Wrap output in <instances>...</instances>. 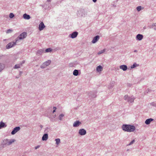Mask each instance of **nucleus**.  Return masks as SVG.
I'll list each match as a JSON object with an SVG mask.
<instances>
[{"instance_id":"nucleus-7","label":"nucleus","mask_w":156,"mask_h":156,"mask_svg":"<svg viewBox=\"0 0 156 156\" xmlns=\"http://www.w3.org/2000/svg\"><path fill=\"white\" fill-rule=\"evenodd\" d=\"M78 33L77 31H74L72 34H70L69 36V37L72 38H74L77 37L78 35Z\"/></svg>"},{"instance_id":"nucleus-30","label":"nucleus","mask_w":156,"mask_h":156,"mask_svg":"<svg viewBox=\"0 0 156 156\" xmlns=\"http://www.w3.org/2000/svg\"><path fill=\"white\" fill-rule=\"evenodd\" d=\"M105 51V49H104L102 50H101L98 52V54L100 55V54H102V53H103Z\"/></svg>"},{"instance_id":"nucleus-50","label":"nucleus","mask_w":156,"mask_h":156,"mask_svg":"<svg viewBox=\"0 0 156 156\" xmlns=\"http://www.w3.org/2000/svg\"><path fill=\"white\" fill-rule=\"evenodd\" d=\"M43 127V126H42V125L40 126V127H41V128H42Z\"/></svg>"},{"instance_id":"nucleus-25","label":"nucleus","mask_w":156,"mask_h":156,"mask_svg":"<svg viewBox=\"0 0 156 156\" xmlns=\"http://www.w3.org/2000/svg\"><path fill=\"white\" fill-rule=\"evenodd\" d=\"M6 126V125H5L4 123L2 121L0 122V129Z\"/></svg>"},{"instance_id":"nucleus-19","label":"nucleus","mask_w":156,"mask_h":156,"mask_svg":"<svg viewBox=\"0 0 156 156\" xmlns=\"http://www.w3.org/2000/svg\"><path fill=\"white\" fill-rule=\"evenodd\" d=\"M153 120H154V119L151 118L147 119L145 121V123L147 125H148Z\"/></svg>"},{"instance_id":"nucleus-18","label":"nucleus","mask_w":156,"mask_h":156,"mask_svg":"<svg viewBox=\"0 0 156 156\" xmlns=\"http://www.w3.org/2000/svg\"><path fill=\"white\" fill-rule=\"evenodd\" d=\"M23 17L24 19L26 20H29L30 18V16L26 13H25L23 15Z\"/></svg>"},{"instance_id":"nucleus-26","label":"nucleus","mask_w":156,"mask_h":156,"mask_svg":"<svg viewBox=\"0 0 156 156\" xmlns=\"http://www.w3.org/2000/svg\"><path fill=\"white\" fill-rule=\"evenodd\" d=\"M139 66V65L136 64V63H134L133 64V65L131 66V68L133 69L134 68L137 66Z\"/></svg>"},{"instance_id":"nucleus-15","label":"nucleus","mask_w":156,"mask_h":156,"mask_svg":"<svg viewBox=\"0 0 156 156\" xmlns=\"http://www.w3.org/2000/svg\"><path fill=\"white\" fill-rule=\"evenodd\" d=\"M120 69H122L124 71H126L127 69V67L126 65H122L119 66Z\"/></svg>"},{"instance_id":"nucleus-6","label":"nucleus","mask_w":156,"mask_h":156,"mask_svg":"<svg viewBox=\"0 0 156 156\" xmlns=\"http://www.w3.org/2000/svg\"><path fill=\"white\" fill-rule=\"evenodd\" d=\"M27 36V34L26 32H23L20 34L17 38L16 40H21L25 38Z\"/></svg>"},{"instance_id":"nucleus-22","label":"nucleus","mask_w":156,"mask_h":156,"mask_svg":"<svg viewBox=\"0 0 156 156\" xmlns=\"http://www.w3.org/2000/svg\"><path fill=\"white\" fill-rule=\"evenodd\" d=\"M22 66V64H16L13 67V68L14 69H17L20 68Z\"/></svg>"},{"instance_id":"nucleus-38","label":"nucleus","mask_w":156,"mask_h":156,"mask_svg":"<svg viewBox=\"0 0 156 156\" xmlns=\"http://www.w3.org/2000/svg\"><path fill=\"white\" fill-rule=\"evenodd\" d=\"M64 115L63 114H61L58 117H63L64 116Z\"/></svg>"},{"instance_id":"nucleus-34","label":"nucleus","mask_w":156,"mask_h":156,"mask_svg":"<svg viewBox=\"0 0 156 156\" xmlns=\"http://www.w3.org/2000/svg\"><path fill=\"white\" fill-rule=\"evenodd\" d=\"M14 16V15L12 13H11L9 14V17L10 18H12Z\"/></svg>"},{"instance_id":"nucleus-2","label":"nucleus","mask_w":156,"mask_h":156,"mask_svg":"<svg viewBox=\"0 0 156 156\" xmlns=\"http://www.w3.org/2000/svg\"><path fill=\"white\" fill-rule=\"evenodd\" d=\"M125 100L127 101L129 103H132L133 102L135 98L133 96L129 97L128 95H125L124 97Z\"/></svg>"},{"instance_id":"nucleus-20","label":"nucleus","mask_w":156,"mask_h":156,"mask_svg":"<svg viewBox=\"0 0 156 156\" xmlns=\"http://www.w3.org/2000/svg\"><path fill=\"white\" fill-rule=\"evenodd\" d=\"M5 64L0 63V72H1L5 68Z\"/></svg>"},{"instance_id":"nucleus-12","label":"nucleus","mask_w":156,"mask_h":156,"mask_svg":"<svg viewBox=\"0 0 156 156\" xmlns=\"http://www.w3.org/2000/svg\"><path fill=\"white\" fill-rule=\"evenodd\" d=\"M143 38V36L141 34H138L136 36V39L138 41H141Z\"/></svg>"},{"instance_id":"nucleus-31","label":"nucleus","mask_w":156,"mask_h":156,"mask_svg":"<svg viewBox=\"0 0 156 156\" xmlns=\"http://www.w3.org/2000/svg\"><path fill=\"white\" fill-rule=\"evenodd\" d=\"M51 51H52V49L50 48H48L46 49L45 50V51L46 52H50Z\"/></svg>"},{"instance_id":"nucleus-37","label":"nucleus","mask_w":156,"mask_h":156,"mask_svg":"<svg viewBox=\"0 0 156 156\" xmlns=\"http://www.w3.org/2000/svg\"><path fill=\"white\" fill-rule=\"evenodd\" d=\"M53 108L54 110L52 112V113L54 114V113L55 112L57 108L56 107H54Z\"/></svg>"},{"instance_id":"nucleus-46","label":"nucleus","mask_w":156,"mask_h":156,"mask_svg":"<svg viewBox=\"0 0 156 156\" xmlns=\"http://www.w3.org/2000/svg\"><path fill=\"white\" fill-rule=\"evenodd\" d=\"M51 0H47V1L48 2H51Z\"/></svg>"},{"instance_id":"nucleus-24","label":"nucleus","mask_w":156,"mask_h":156,"mask_svg":"<svg viewBox=\"0 0 156 156\" xmlns=\"http://www.w3.org/2000/svg\"><path fill=\"white\" fill-rule=\"evenodd\" d=\"M73 74L74 76H77L79 75V70L77 69H75L73 72Z\"/></svg>"},{"instance_id":"nucleus-33","label":"nucleus","mask_w":156,"mask_h":156,"mask_svg":"<svg viewBox=\"0 0 156 156\" xmlns=\"http://www.w3.org/2000/svg\"><path fill=\"white\" fill-rule=\"evenodd\" d=\"M12 31L13 30L12 29H9L7 30L6 33L7 34H9L11 33Z\"/></svg>"},{"instance_id":"nucleus-29","label":"nucleus","mask_w":156,"mask_h":156,"mask_svg":"<svg viewBox=\"0 0 156 156\" xmlns=\"http://www.w3.org/2000/svg\"><path fill=\"white\" fill-rule=\"evenodd\" d=\"M143 9V8H142V7L141 6H138L136 7V9L138 12L140 11L142 9Z\"/></svg>"},{"instance_id":"nucleus-49","label":"nucleus","mask_w":156,"mask_h":156,"mask_svg":"<svg viewBox=\"0 0 156 156\" xmlns=\"http://www.w3.org/2000/svg\"><path fill=\"white\" fill-rule=\"evenodd\" d=\"M22 73V72L20 71V75Z\"/></svg>"},{"instance_id":"nucleus-5","label":"nucleus","mask_w":156,"mask_h":156,"mask_svg":"<svg viewBox=\"0 0 156 156\" xmlns=\"http://www.w3.org/2000/svg\"><path fill=\"white\" fill-rule=\"evenodd\" d=\"M18 40H16V42H12L9 43L6 46V48L7 49L10 48L16 44V43L17 42Z\"/></svg>"},{"instance_id":"nucleus-41","label":"nucleus","mask_w":156,"mask_h":156,"mask_svg":"<svg viewBox=\"0 0 156 156\" xmlns=\"http://www.w3.org/2000/svg\"><path fill=\"white\" fill-rule=\"evenodd\" d=\"M127 86L129 87H130L132 86V84L129 83H128L127 84Z\"/></svg>"},{"instance_id":"nucleus-44","label":"nucleus","mask_w":156,"mask_h":156,"mask_svg":"<svg viewBox=\"0 0 156 156\" xmlns=\"http://www.w3.org/2000/svg\"><path fill=\"white\" fill-rule=\"evenodd\" d=\"M55 49L56 50H58L59 49V47H57V48H56Z\"/></svg>"},{"instance_id":"nucleus-40","label":"nucleus","mask_w":156,"mask_h":156,"mask_svg":"<svg viewBox=\"0 0 156 156\" xmlns=\"http://www.w3.org/2000/svg\"><path fill=\"white\" fill-rule=\"evenodd\" d=\"M40 147V146L39 145H38L37 146L35 147V149H38V148H39Z\"/></svg>"},{"instance_id":"nucleus-17","label":"nucleus","mask_w":156,"mask_h":156,"mask_svg":"<svg viewBox=\"0 0 156 156\" xmlns=\"http://www.w3.org/2000/svg\"><path fill=\"white\" fill-rule=\"evenodd\" d=\"M48 134L47 133H46L44 134V135H43V136L42 137V139L43 141H44V140L45 141V140H46L48 139Z\"/></svg>"},{"instance_id":"nucleus-32","label":"nucleus","mask_w":156,"mask_h":156,"mask_svg":"<svg viewBox=\"0 0 156 156\" xmlns=\"http://www.w3.org/2000/svg\"><path fill=\"white\" fill-rule=\"evenodd\" d=\"M135 142V140H132L129 144L127 145V146L130 145L132 144L134 142Z\"/></svg>"},{"instance_id":"nucleus-39","label":"nucleus","mask_w":156,"mask_h":156,"mask_svg":"<svg viewBox=\"0 0 156 156\" xmlns=\"http://www.w3.org/2000/svg\"><path fill=\"white\" fill-rule=\"evenodd\" d=\"M25 62V60H23L22 62H21L20 63V64H22V65L24 64Z\"/></svg>"},{"instance_id":"nucleus-9","label":"nucleus","mask_w":156,"mask_h":156,"mask_svg":"<svg viewBox=\"0 0 156 156\" xmlns=\"http://www.w3.org/2000/svg\"><path fill=\"white\" fill-rule=\"evenodd\" d=\"M20 127L19 126H17L14 128L12 131L11 133L12 135L15 134L20 129Z\"/></svg>"},{"instance_id":"nucleus-35","label":"nucleus","mask_w":156,"mask_h":156,"mask_svg":"<svg viewBox=\"0 0 156 156\" xmlns=\"http://www.w3.org/2000/svg\"><path fill=\"white\" fill-rule=\"evenodd\" d=\"M48 130L49 128L48 127L46 128L44 130V132L47 133L49 131Z\"/></svg>"},{"instance_id":"nucleus-13","label":"nucleus","mask_w":156,"mask_h":156,"mask_svg":"<svg viewBox=\"0 0 156 156\" xmlns=\"http://www.w3.org/2000/svg\"><path fill=\"white\" fill-rule=\"evenodd\" d=\"M81 124V122L79 121H76L73 124V126L74 127H77L79 126V125Z\"/></svg>"},{"instance_id":"nucleus-23","label":"nucleus","mask_w":156,"mask_h":156,"mask_svg":"<svg viewBox=\"0 0 156 156\" xmlns=\"http://www.w3.org/2000/svg\"><path fill=\"white\" fill-rule=\"evenodd\" d=\"M103 69L102 67L101 66H99L97 67V71L98 72H101Z\"/></svg>"},{"instance_id":"nucleus-47","label":"nucleus","mask_w":156,"mask_h":156,"mask_svg":"<svg viewBox=\"0 0 156 156\" xmlns=\"http://www.w3.org/2000/svg\"><path fill=\"white\" fill-rule=\"evenodd\" d=\"M112 5H113V6L114 7H116V5H114V4H113Z\"/></svg>"},{"instance_id":"nucleus-11","label":"nucleus","mask_w":156,"mask_h":156,"mask_svg":"<svg viewBox=\"0 0 156 156\" xmlns=\"http://www.w3.org/2000/svg\"><path fill=\"white\" fill-rule=\"evenodd\" d=\"M45 27L44 23L43 22H41L39 25V29L40 30H42Z\"/></svg>"},{"instance_id":"nucleus-16","label":"nucleus","mask_w":156,"mask_h":156,"mask_svg":"<svg viewBox=\"0 0 156 156\" xmlns=\"http://www.w3.org/2000/svg\"><path fill=\"white\" fill-rule=\"evenodd\" d=\"M16 141L15 140L13 139L10 140L8 142H5L4 144L5 145H9L11 144L13 142H14Z\"/></svg>"},{"instance_id":"nucleus-21","label":"nucleus","mask_w":156,"mask_h":156,"mask_svg":"<svg viewBox=\"0 0 156 156\" xmlns=\"http://www.w3.org/2000/svg\"><path fill=\"white\" fill-rule=\"evenodd\" d=\"M44 52V50L43 49H40L37 51V55H41Z\"/></svg>"},{"instance_id":"nucleus-36","label":"nucleus","mask_w":156,"mask_h":156,"mask_svg":"<svg viewBox=\"0 0 156 156\" xmlns=\"http://www.w3.org/2000/svg\"><path fill=\"white\" fill-rule=\"evenodd\" d=\"M9 140L8 139H5L3 140V144H4V145H5L4 144L5 143V142H8L9 141Z\"/></svg>"},{"instance_id":"nucleus-8","label":"nucleus","mask_w":156,"mask_h":156,"mask_svg":"<svg viewBox=\"0 0 156 156\" xmlns=\"http://www.w3.org/2000/svg\"><path fill=\"white\" fill-rule=\"evenodd\" d=\"M79 134L83 136L85 135L87 133L86 131L84 129H80L79 131Z\"/></svg>"},{"instance_id":"nucleus-3","label":"nucleus","mask_w":156,"mask_h":156,"mask_svg":"<svg viewBox=\"0 0 156 156\" xmlns=\"http://www.w3.org/2000/svg\"><path fill=\"white\" fill-rule=\"evenodd\" d=\"M78 15L79 16L84 17L87 14L85 10L83 9H80L78 11Z\"/></svg>"},{"instance_id":"nucleus-48","label":"nucleus","mask_w":156,"mask_h":156,"mask_svg":"<svg viewBox=\"0 0 156 156\" xmlns=\"http://www.w3.org/2000/svg\"><path fill=\"white\" fill-rule=\"evenodd\" d=\"M146 29V27L145 26H144V27H143V29L144 30H145Z\"/></svg>"},{"instance_id":"nucleus-42","label":"nucleus","mask_w":156,"mask_h":156,"mask_svg":"<svg viewBox=\"0 0 156 156\" xmlns=\"http://www.w3.org/2000/svg\"><path fill=\"white\" fill-rule=\"evenodd\" d=\"M152 26H156V23H153L152 24Z\"/></svg>"},{"instance_id":"nucleus-45","label":"nucleus","mask_w":156,"mask_h":156,"mask_svg":"<svg viewBox=\"0 0 156 156\" xmlns=\"http://www.w3.org/2000/svg\"><path fill=\"white\" fill-rule=\"evenodd\" d=\"M134 52H137V50H135L134 51Z\"/></svg>"},{"instance_id":"nucleus-43","label":"nucleus","mask_w":156,"mask_h":156,"mask_svg":"<svg viewBox=\"0 0 156 156\" xmlns=\"http://www.w3.org/2000/svg\"><path fill=\"white\" fill-rule=\"evenodd\" d=\"M92 1L94 2L95 3L97 2V0H92Z\"/></svg>"},{"instance_id":"nucleus-1","label":"nucleus","mask_w":156,"mask_h":156,"mask_svg":"<svg viewBox=\"0 0 156 156\" xmlns=\"http://www.w3.org/2000/svg\"><path fill=\"white\" fill-rule=\"evenodd\" d=\"M122 129L125 132H134L136 129L135 127L133 125L129 124H123Z\"/></svg>"},{"instance_id":"nucleus-14","label":"nucleus","mask_w":156,"mask_h":156,"mask_svg":"<svg viewBox=\"0 0 156 156\" xmlns=\"http://www.w3.org/2000/svg\"><path fill=\"white\" fill-rule=\"evenodd\" d=\"M100 37L99 35H97L95 37L93 40H92V42L93 43H95L99 39Z\"/></svg>"},{"instance_id":"nucleus-4","label":"nucleus","mask_w":156,"mask_h":156,"mask_svg":"<svg viewBox=\"0 0 156 156\" xmlns=\"http://www.w3.org/2000/svg\"><path fill=\"white\" fill-rule=\"evenodd\" d=\"M51 61L50 60H48L47 61L44 62L42 65L41 66V68L42 69H44L46 66H48L51 63Z\"/></svg>"},{"instance_id":"nucleus-51","label":"nucleus","mask_w":156,"mask_h":156,"mask_svg":"<svg viewBox=\"0 0 156 156\" xmlns=\"http://www.w3.org/2000/svg\"><path fill=\"white\" fill-rule=\"evenodd\" d=\"M154 30H156V28H154Z\"/></svg>"},{"instance_id":"nucleus-27","label":"nucleus","mask_w":156,"mask_h":156,"mask_svg":"<svg viewBox=\"0 0 156 156\" xmlns=\"http://www.w3.org/2000/svg\"><path fill=\"white\" fill-rule=\"evenodd\" d=\"M56 141V144L58 145L60 143V140L59 138L56 139L55 140Z\"/></svg>"},{"instance_id":"nucleus-10","label":"nucleus","mask_w":156,"mask_h":156,"mask_svg":"<svg viewBox=\"0 0 156 156\" xmlns=\"http://www.w3.org/2000/svg\"><path fill=\"white\" fill-rule=\"evenodd\" d=\"M50 118V120L52 122H57L58 120L61 121L62 119V118Z\"/></svg>"},{"instance_id":"nucleus-28","label":"nucleus","mask_w":156,"mask_h":156,"mask_svg":"<svg viewBox=\"0 0 156 156\" xmlns=\"http://www.w3.org/2000/svg\"><path fill=\"white\" fill-rule=\"evenodd\" d=\"M151 106L156 107V101L153 102L149 103Z\"/></svg>"}]
</instances>
